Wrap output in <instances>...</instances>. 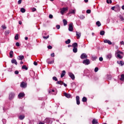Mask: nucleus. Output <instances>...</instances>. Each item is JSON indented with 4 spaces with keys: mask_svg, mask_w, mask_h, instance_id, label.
Wrapping results in <instances>:
<instances>
[{
    "mask_svg": "<svg viewBox=\"0 0 124 124\" xmlns=\"http://www.w3.org/2000/svg\"><path fill=\"white\" fill-rule=\"evenodd\" d=\"M15 39H16V40H18V39H19V34H16L15 37Z\"/></svg>",
    "mask_w": 124,
    "mask_h": 124,
    "instance_id": "obj_34",
    "label": "nucleus"
},
{
    "mask_svg": "<svg viewBox=\"0 0 124 124\" xmlns=\"http://www.w3.org/2000/svg\"><path fill=\"white\" fill-rule=\"evenodd\" d=\"M27 82H26L22 81L20 83V87L21 88H22V89H26V88H27Z\"/></svg>",
    "mask_w": 124,
    "mask_h": 124,
    "instance_id": "obj_3",
    "label": "nucleus"
},
{
    "mask_svg": "<svg viewBox=\"0 0 124 124\" xmlns=\"http://www.w3.org/2000/svg\"><path fill=\"white\" fill-rule=\"evenodd\" d=\"M24 56L23 55H20L18 56L17 57V60L22 61V60H24Z\"/></svg>",
    "mask_w": 124,
    "mask_h": 124,
    "instance_id": "obj_18",
    "label": "nucleus"
},
{
    "mask_svg": "<svg viewBox=\"0 0 124 124\" xmlns=\"http://www.w3.org/2000/svg\"><path fill=\"white\" fill-rule=\"evenodd\" d=\"M24 96H25V93H19L18 97H19V98H21V97H24Z\"/></svg>",
    "mask_w": 124,
    "mask_h": 124,
    "instance_id": "obj_17",
    "label": "nucleus"
},
{
    "mask_svg": "<svg viewBox=\"0 0 124 124\" xmlns=\"http://www.w3.org/2000/svg\"><path fill=\"white\" fill-rule=\"evenodd\" d=\"M73 30V23H71L69 25L68 30L69 31H72Z\"/></svg>",
    "mask_w": 124,
    "mask_h": 124,
    "instance_id": "obj_4",
    "label": "nucleus"
},
{
    "mask_svg": "<svg viewBox=\"0 0 124 124\" xmlns=\"http://www.w3.org/2000/svg\"><path fill=\"white\" fill-rule=\"evenodd\" d=\"M63 86H64V87H67V85L65 83H63Z\"/></svg>",
    "mask_w": 124,
    "mask_h": 124,
    "instance_id": "obj_59",
    "label": "nucleus"
},
{
    "mask_svg": "<svg viewBox=\"0 0 124 124\" xmlns=\"http://www.w3.org/2000/svg\"><path fill=\"white\" fill-rule=\"evenodd\" d=\"M120 18L121 19V21H124V17H123V16H120Z\"/></svg>",
    "mask_w": 124,
    "mask_h": 124,
    "instance_id": "obj_44",
    "label": "nucleus"
},
{
    "mask_svg": "<svg viewBox=\"0 0 124 124\" xmlns=\"http://www.w3.org/2000/svg\"><path fill=\"white\" fill-rule=\"evenodd\" d=\"M96 59H97L96 56L92 57V61H95V60H96Z\"/></svg>",
    "mask_w": 124,
    "mask_h": 124,
    "instance_id": "obj_40",
    "label": "nucleus"
},
{
    "mask_svg": "<svg viewBox=\"0 0 124 124\" xmlns=\"http://www.w3.org/2000/svg\"><path fill=\"white\" fill-rule=\"evenodd\" d=\"M68 75L69 76H70L72 80H74L75 79V76H74V74H73L72 73L69 72L68 73Z\"/></svg>",
    "mask_w": 124,
    "mask_h": 124,
    "instance_id": "obj_9",
    "label": "nucleus"
},
{
    "mask_svg": "<svg viewBox=\"0 0 124 124\" xmlns=\"http://www.w3.org/2000/svg\"><path fill=\"white\" fill-rule=\"evenodd\" d=\"M104 43H108L109 45H111L112 44V42L110 41L109 40H104Z\"/></svg>",
    "mask_w": 124,
    "mask_h": 124,
    "instance_id": "obj_16",
    "label": "nucleus"
},
{
    "mask_svg": "<svg viewBox=\"0 0 124 124\" xmlns=\"http://www.w3.org/2000/svg\"><path fill=\"white\" fill-rule=\"evenodd\" d=\"M64 96H65L66 97H67V98H70L71 95H70V94H68L66 93H63Z\"/></svg>",
    "mask_w": 124,
    "mask_h": 124,
    "instance_id": "obj_14",
    "label": "nucleus"
},
{
    "mask_svg": "<svg viewBox=\"0 0 124 124\" xmlns=\"http://www.w3.org/2000/svg\"><path fill=\"white\" fill-rule=\"evenodd\" d=\"M98 71V67H95L94 69V72H97Z\"/></svg>",
    "mask_w": 124,
    "mask_h": 124,
    "instance_id": "obj_45",
    "label": "nucleus"
},
{
    "mask_svg": "<svg viewBox=\"0 0 124 124\" xmlns=\"http://www.w3.org/2000/svg\"><path fill=\"white\" fill-rule=\"evenodd\" d=\"M56 84L62 85H63V82H62V81H57V82H56Z\"/></svg>",
    "mask_w": 124,
    "mask_h": 124,
    "instance_id": "obj_26",
    "label": "nucleus"
},
{
    "mask_svg": "<svg viewBox=\"0 0 124 124\" xmlns=\"http://www.w3.org/2000/svg\"><path fill=\"white\" fill-rule=\"evenodd\" d=\"M120 43H121V45H124V41H121V42H120Z\"/></svg>",
    "mask_w": 124,
    "mask_h": 124,
    "instance_id": "obj_58",
    "label": "nucleus"
},
{
    "mask_svg": "<svg viewBox=\"0 0 124 124\" xmlns=\"http://www.w3.org/2000/svg\"><path fill=\"white\" fill-rule=\"evenodd\" d=\"M49 19H53V15H49Z\"/></svg>",
    "mask_w": 124,
    "mask_h": 124,
    "instance_id": "obj_48",
    "label": "nucleus"
},
{
    "mask_svg": "<svg viewBox=\"0 0 124 124\" xmlns=\"http://www.w3.org/2000/svg\"><path fill=\"white\" fill-rule=\"evenodd\" d=\"M87 97H83V98H82V101L83 102H87Z\"/></svg>",
    "mask_w": 124,
    "mask_h": 124,
    "instance_id": "obj_33",
    "label": "nucleus"
},
{
    "mask_svg": "<svg viewBox=\"0 0 124 124\" xmlns=\"http://www.w3.org/2000/svg\"><path fill=\"white\" fill-rule=\"evenodd\" d=\"M96 25L98 27H100L101 26V23H100V22L99 21H97L96 23Z\"/></svg>",
    "mask_w": 124,
    "mask_h": 124,
    "instance_id": "obj_36",
    "label": "nucleus"
},
{
    "mask_svg": "<svg viewBox=\"0 0 124 124\" xmlns=\"http://www.w3.org/2000/svg\"><path fill=\"white\" fill-rule=\"evenodd\" d=\"M100 35H104L105 34V32L104 31H102L100 32Z\"/></svg>",
    "mask_w": 124,
    "mask_h": 124,
    "instance_id": "obj_37",
    "label": "nucleus"
},
{
    "mask_svg": "<svg viewBox=\"0 0 124 124\" xmlns=\"http://www.w3.org/2000/svg\"><path fill=\"white\" fill-rule=\"evenodd\" d=\"M49 37V35H48L47 36H44L43 37V39H47V38Z\"/></svg>",
    "mask_w": 124,
    "mask_h": 124,
    "instance_id": "obj_49",
    "label": "nucleus"
},
{
    "mask_svg": "<svg viewBox=\"0 0 124 124\" xmlns=\"http://www.w3.org/2000/svg\"><path fill=\"white\" fill-rule=\"evenodd\" d=\"M14 96H15V94L14 93H10L9 94V98L10 99V100H11L14 98Z\"/></svg>",
    "mask_w": 124,
    "mask_h": 124,
    "instance_id": "obj_10",
    "label": "nucleus"
},
{
    "mask_svg": "<svg viewBox=\"0 0 124 124\" xmlns=\"http://www.w3.org/2000/svg\"><path fill=\"white\" fill-rule=\"evenodd\" d=\"M76 13V10H71L69 11V13H68V15H69V14H75Z\"/></svg>",
    "mask_w": 124,
    "mask_h": 124,
    "instance_id": "obj_13",
    "label": "nucleus"
},
{
    "mask_svg": "<svg viewBox=\"0 0 124 124\" xmlns=\"http://www.w3.org/2000/svg\"><path fill=\"white\" fill-rule=\"evenodd\" d=\"M91 10H87L86 11V13H87L88 14H90V13H91Z\"/></svg>",
    "mask_w": 124,
    "mask_h": 124,
    "instance_id": "obj_46",
    "label": "nucleus"
},
{
    "mask_svg": "<svg viewBox=\"0 0 124 124\" xmlns=\"http://www.w3.org/2000/svg\"><path fill=\"white\" fill-rule=\"evenodd\" d=\"M121 76V78H120V80H121V81H124V75L122 74Z\"/></svg>",
    "mask_w": 124,
    "mask_h": 124,
    "instance_id": "obj_29",
    "label": "nucleus"
},
{
    "mask_svg": "<svg viewBox=\"0 0 124 124\" xmlns=\"http://www.w3.org/2000/svg\"><path fill=\"white\" fill-rule=\"evenodd\" d=\"M62 22L63 23V26H66V25H67V21L66 20V19H63Z\"/></svg>",
    "mask_w": 124,
    "mask_h": 124,
    "instance_id": "obj_22",
    "label": "nucleus"
},
{
    "mask_svg": "<svg viewBox=\"0 0 124 124\" xmlns=\"http://www.w3.org/2000/svg\"><path fill=\"white\" fill-rule=\"evenodd\" d=\"M107 3H112V0H107Z\"/></svg>",
    "mask_w": 124,
    "mask_h": 124,
    "instance_id": "obj_41",
    "label": "nucleus"
},
{
    "mask_svg": "<svg viewBox=\"0 0 124 124\" xmlns=\"http://www.w3.org/2000/svg\"><path fill=\"white\" fill-rule=\"evenodd\" d=\"M16 47H19V46H20V43L19 42L16 43Z\"/></svg>",
    "mask_w": 124,
    "mask_h": 124,
    "instance_id": "obj_43",
    "label": "nucleus"
},
{
    "mask_svg": "<svg viewBox=\"0 0 124 124\" xmlns=\"http://www.w3.org/2000/svg\"><path fill=\"white\" fill-rule=\"evenodd\" d=\"M65 73H66L65 71L63 70V71H62V73L61 75V78H62L64 76V75H65Z\"/></svg>",
    "mask_w": 124,
    "mask_h": 124,
    "instance_id": "obj_20",
    "label": "nucleus"
},
{
    "mask_svg": "<svg viewBox=\"0 0 124 124\" xmlns=\"http://www.w3.org/2000/svg\"><path fill=\"white\" fill-rule=\"evenodd\" d=\"M32 12H34V11H36V9L35 8H32Z\"/></svg>",
    "mask_w": 124,
    "mask_h": 124,
    "instance_id": "obj_50",
    "label": "nucleus"
},
{
    "mask_svg": "<svg viewBox=\"0 0 124 124\" xmlns=\"http://www.w3.org/2000/svg\"><path fill=\"white\" fill-rule=\"evenodd\" d=\"M89 1V0H84L85 2H88Z\"/></svg>",
    "mask_w": 124,
    "mask_h": 124,
    "instance_id": "obj_63",
    "label": "nucleus"
},
{
    "mask_svg": "<svg viewBox=\"0 0 124 124\" xmlns=\"http://www.w3.org/2000/svg\"><path fill=\"white\" fill-rule=\"evenodd\" d=\"M90 62H91L89 59H86L83 60V63H84V64H85L86 65H88V64H90Z\"/></svg>",
    "mask_w": 124,
    "mask_h": 124,
    "instance_id": "obj_5",
    "label": "nucleus"
},
{
    "mask_svg": "<svg viewBox=\"0 0 124 124\" xmlns=\"http://www.w3.org/2000/svg\"><path fill=\"white\" fill-rule=\"evenodd\" d=\"M122 55H124V52L118 50L115 52V56L116 58H119V59H122L123 58V56Z\"/></svg>",
    "mask_w": 124,
    "mask_h": 124,
    "instance_id": "obj_1",
    "label": "nucleus"
},
{
    "mask_svg": "<svg viewBox=\"0 0 124 124\" xmlns=\"http://www.w3.org/2000/svg\"><path fill=\"white\" fill-rule=\"evenodd\" d=\"M18 23H19V25H22V21H19Z\"/></svg>",
    "mask_w": 124,
    "mask_h": 124,
    "instance_id": "obj_61",
    "label": "nucleus"
},
{
    "mask_svg": "<svg viewBox=\"0 0 124 124\" xmlns=\"http://www.w3.org/2000/svg\"><path fill=\"white\" fill-rule=\"evenodd\" d=\"M50 121H51V119L50 118H46L45 120V122H46V124H49Z\"/></svg>",
    "mask_w": 124,
    "mask_h": 124,
    "instance_id": "obj_21",
    "label": "nucleus"
},
{
    "mask_svg": "<svg viewBox=\"0 0 124 124\" xmlns=\"http://www.w3.org/2000/svg\"><path fill=\"white\" fill-rule=\"evenodd\" d=\"M71 42L70 39H68L67 41H65L66 44H69Z\"/></svg>",
    "mask_w": 124,
    "mask_h": 124,
    "instance_id": "obj_38",
    "label": "nucleus"
},
{
    "mask_svg": "<svg viewBox=\"0 0 124 124\" xmlns=\"http://www.w3.org/2000/svg\"><path fill=\"white\" fill-rule=\"evenodd\" d=\"M98 123V121H97V120L96 119H93V120L92 121V124H96Z\"/></svg>",
    "mask_w": 124,
    "mask_h": 124,
    "instance_id": "obj_23",
    "label": "nucleus"
},
{
    "mask_svg": "<svg viewBox=\"0 0 124 124\" xmlns=\"http://www.w3.org/2000/svg\"><path fill=\"white\" fill-rule=\"evenodd\" d=\"M72 46L73 48H78V44L77 43H74L72 44Z\"/></svg>",
    "mask_w": 124,
    "mask_h": 124,
    "instance_id": "obj_15",
    "label": "nucleus"
},
{
    "mask_svg": "<svg viewBox=\"0 0 124 124\" xmlns=\"http://www.w3.org/2000/svg\"><path fill=\"white\" fill-rule=\"evenodd\" d=\"M39 124H45L42 122H39Z\"/></svg>",
    "mask_w": 124,
    "mask_h": 124,
    "instance_id": "obj_60",
    "label": "nucleus"
},
{
    "mask_svg": "<svg viewBox=\"0 0 124 124\" xmlns=\"http://www.w3.org/2000/svg\"><path fill=\"white\" fill-rule=\"evenodd\" d=\"M22 3V0H19L17 2V4H21Z\"/></svg>",
    "mask_w": 124,
    "mask_h": 124,
    "instance_id": "obj_47",
    "label": "nucleus"
},
{
    "mask_svg": "<svg viewBox=\"0 0 124 124\" xmlns=\"http://www.w3.org/2000/svg\"><path fill=\"white\" fill-rule=\"evenodd\" d=\"M33 64L34 65H37V63L36 62H34V63H33Z\"/></svg>",
    "mask_w": 124,
    "mask_h": 124,
    "instance_id": "obj_57",
    "label": "nucleus"
},
{
    "mask_svg": "<svg viewBox=\"0 0 124 124\" xmlns=\"http://www.w3.org/2000/svg\"><path fill=\"white\" fill-rule=\"evenodd\" d=\"M99 61L100 62H102L103 61V58L102 57H100L99 58Z\"/></svg>",
    "mask_w": 124,
    "mask_h": 124,
    "instance_id": "obj_52",
    "label": "nucleus"
},
{
    "mask_svg": "<svg viewBox=\"0 0 124 124\" xmlns=\"http://www.w3.org/2000/svg\"><path fill=\"white\" fill-rule=\"evenodd\" d=\"M1 28L3 30H5V29H6V26H5V25H3L1 26Z\"/></svg>",
    "mask_w": 124,
    "mask_h": 124,
    "instance_id": "obj_42",
    "label": "nucleus"
},
{
    "mask_svg": "<svg viewBox=\"0 0 124 124\" xmlns=\"http://www.w3.org/2000/svg\"><path fill=\"white\" fill-rule=\"evenodd\" d=\"M78 47H73V52H74V53H77L78 49H77Z\"/></svg>",
    "mask_w": 124,
    "mask_h": 124,
    "instance_id": "obj_27",
    "label": "nucleus"
},
{
    "mask_svg": "<svg viewBox=\"0 0 124 124\" xmlns=\"http://www.w3.org/2000/svg\"><path fill=\"white\" fill-rule=\"evenodd\" d=\"M49 93H52V94H56V93H55V90H50L48 91Z\"/></svg>",
    "mask_w": 124,
    "mask_h": 124,
    "instance_id": "obj_24",
    "label": "nucleus"
},
{
    "mask_svg": "<svg viewBox=\"0 0 124 124\" xmlns=\"http://www.w3.org/2000/svg\"><path fill=\"white\" fill-rule=\"evenodd\" d=\"M68 10V7L63 8L61 9V13L62 15H63V13L65 12V11H67Z\"/></svg>",
    "mask_w": 124,
    "mask_h": 124,
    "instance_id": "obj_6",
    "label": "nucleus"
},
{
    "mask_svg": "<svg viewBox=\"0 0 124 124\" xmlns=\"http://www.w3.org/2000/svg\"><path fill=\"white\" fill-rule=\"evenodd\" d=\"M11 62H12V63H15V64H16V65H17V64H18V62H17V61L15 59L12 60Z\"/></svg>",
    "mask_w": 124,
    "mask_h": 124,
    "instance_id": "obj_19",
    "label": "nucleus"
},
{
    "mask_svg": "<svg viewBox=\"0 0 124 124\" xmlns=\"http://www.w3.org/2000/svg\"><path fill=\"white\" fill-rule=\"evenodd\" d=\"M111 9L112 10H115V11H117H117H120L121 9L120 8V7H119V6H117L115 7H112Z\"/></svg>",
    "mask_w": 124,
    "mask_h": 124,
    "instance_id": "obj_8",
    "label": "nucleus"
},
{
    "mask_svg": "<svg viewBox=\"0 0 124 124\" xmlns=\"http://www.w3.org/2000/svg\"><path fill=\"white\" fill-rule=\"evenodd\" d=\"M56 28L57 30H59L60 28H61V26L60 25H57Z\"/></svg>",
    "mask_w": 124,
    "mask_h": 124,
    "instance_id": "obj_51",
    "label": "nucleus"
},
{
    "mask_svg": "<svg viewBox=\"0 0 124 124\" xmlns=\"http://www.w3.org/2000/svg\"><path fill=\"white\" fill-rule=\"evenodd\" d=\"M20 11L22 13H25V12H26V10L24 8H21L20 9Z\"/></svg>",
    "mask_w": 124,
    "mask_h": 124,
    "instance_id": "obj_32",
    "label": "nucleus"
},
{
    "mask_svg": "<svg viewBox=\"0 0 124 124\" xmlns=\"http://www.w3.org/2000/svg\"><path fill=\"white\" fill-rule=\"evenodd\" d=\"M76 36L77 39H79L80 37H81V32L76 31Z\"/></svg>",
    "mask_w": 124,
    "mask_h": 124,
    "instance_id": "obj_12",
    "label": "nucleus"
},
{
    "mask_svg": "<svg viewBox=\"0 0 124 124\" xmlns=\"http://www.w3.org/2000/svg\"><path fill=\"white\" fill-rule=\"evenodd\" d=\"M117 63H118V64H121V65L122 66H123V65H124V62H123V61H117Z\"/></svg>",
    "mask_w": 124,
    "mask_h": 124,
    "instance_id": "obj_25",
    "label": "nucleus"
},
{
    "mask_svg": "<svg viewBox=\"0 0 124 124\" xmlns=\"http://www.w3.org/2000/svg\"><path fill=\"white\" fill-rule=\"evenodd\" d=\"M15 74H16V75L19 74V71H15Z\"/></svg>",
    "mask_w": 124,
    "mask_h": 124,
    "instance_id": "obj_54",
    "label": "nucleus"
},
{
    "mask_svg": "<svg viewBox=\"0 0 124 124\" xmlns=\"http://www.w3.org/2000/svg\"><path fill=\"white\" fill-rule=\"evenodd\" d=\"M87 58H88V55H87V54L85 53H83L80 56V59H82V60L87 59Z\"/></svg>",
    "mask_w": 124,
    "mask_h": 124,
    "instance_id": "obj_7",
    "label": "nucleus"
},
{
    "mask_svg": "<svg viewBox=\"0 0 124 124\" xmlns=\"http://www.w3.org/2000/svg\"><path fill=\"white\" fill-rule=\"evenodd\" d=\"M51 57H55V53H53L51 54Z\"/></svg>",
    "mask_w": 124,
    "mask_h": 124,
    "instance_id": "obj_56",
    "label": "nucleus"
},
{
    "mask_svg": "<svg viewBox=\"0 0 124 124\" xmlns=\"http://www.w3.org/2000/svg\"><path fill=\"white\" fill-rule=\"evenodd\" d=\"M10 58H13V51H11L9 53Z\"/></svg>",
    "mask_w": 124,
    "mask_h": 124,
    "instance_id": "obj_28",
    "label": "nucleus"
},
{
    "mask_svg": "<svg viewBox=\"0 0 124 124\" xmlns=\"http://www.w3.org/2000/svg\"><path fill=\"white\" fill-rule=\"evenodd\" d=\"M52 79H53V80H54V81H58V78H57V77H53L52 78Z\"/></svg>",
    "mask_w": 124,
    "mask_h": 124,
    "instance_id": "obj_39",
    "label": "nucleus"
},
{
    "mask_svg": "<svg viewBox=\"0 0 124 124\" xmlns=\"http://www.w3.org/2000/svg\"><path fill=\"white\" fill-rule=\"evenodd\" d=\"M47 48L48 49H52V47L51 46H47Z\"/></svg>",
    "mask_w": 124,
    "mask_h": 124,
    "instance_id": "obj_53",
    "label": "nucleus"
},
{
    "mask_svg": "<svg viewBox=\"0 0 124 124\" xmlns=\"http://www.w3.org/2000/svg\"><path fill=\"white\" fill-rule=\"evenodd\" d=\"M77 104L78 105H80V97L79 96H77L76 97Z\"/></svg>",
    "mask_w": 124,
    "mask_h": 124,
    "instance_id": "obj_11",
    "label": "nucleus"
},
{
    "mask_svg": "<svg viewBox=\"0 0 124 124\" xmlns=\"http://www.w3.org/2000/svg\"><path fill=\"white\" fill-rule=\"evenodd\" d=\"M107 58L108 59H111V58H112V54H111V53L108 54L107 56Z\"/></svg>",
    "mask_w": 124,
    "mask_h": 124,
    "instance_id": "obj_30",
    "label": "nucleus"
},
{
    "mask_svg": "<svg viewBox=\"0 0 124 124\" xmlns=\"http://www.w3.org/2000/svg\"><path fill=\"white\" fill-rule=\"evenodd\" d=\"M22 69H25V70H27L28 69V67H27V66H26L25 65H23L22 67Z\"/></svg>",
    "mask_w": 124,
    "mask_h": 124,
    "instance_id": "obj_35",
    "label": "nucleus"
},
{
    "mask_svg": "<svg viewBox=\"0 0 124 124\" xmlns=\"http://www.w3.org/2000/svg\"><path fill=\"white\" fill-rule=\"evenodd\" d=\"M55 61L54 58H48L46 60V62L47 63H48V64H52L53 63H54Z\"/></svg>",
    "mask_w": 124,
    "mask_h": 124,
    "instance_id": "obj_2",
    "label": "nucleus"
},
{
    "mask_svg": "<svg viewBox=\"0 0 124 124\" xmlns=\"http://www.w3.org/2000/svg\"><path fill=\"white\" fill-rule=\"evenodd\" d=\"M28 37H25V40H28Z\"/></svg>",
    "mask_w": 124,
    "mask_h": 124,
    "instance_id": "obj_62",
    "label": "nucleus"
},
{
    "mask_svg": "<svg viewBox=\"0 0 124 124\" xmlns=\"http://www.w3.org/2000/svg\"><path fill=\"white\" fill-rule=\"evenodd\" d=\"M80 18H81V19H85V16H80Z\"/></svg>",
    "mask_w": 124,
    "mask_h": 124,
    "instance_id": "obj_55",
    "label": "nucleus"
},
{
    "mask_svg": "<svg viewBox=\"0 0 124 124\" xmlns=\"http://www.w3.org/2000/svg\"><path fill=\"white\" fill-rule=\"evenodd\" d=\"M122 9H123V10H124V5L122 6Z\"/></svg>",
    "mask_w": 124,
    "mask_h": 124,
    "instance_id": "obj_64",
    "label": "nucleus"
},
{
    "mask_svg": "<svg viewBox=\"0 0 124 124\" xmlns=\"http://www.w3.org/2000/svg\"><path fill=\"white\" fill-rule=\"evenodd\" d=\"M19 120H24L25 119V115H20L19 117Z\"/></svg>",
    "mask_w": 124,
    "mask_h": 124,
    "instance_id": "obj_31",
    "label": "nucleus"
}]
</instances>
